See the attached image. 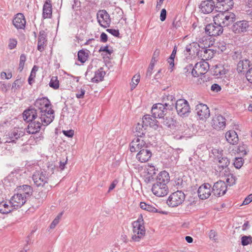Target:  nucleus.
Returning <instances> with one entry per match:
<instances>
[{"mask_svg":"<svg viewBox=\"0 0 252 252\" xmlns=\"http://www.w3.org/2000/svg\"><path fill=\"white\" fill-rule=\"evenodd\" d=\"M34 106L39 113L40 121L44 126L51 123L55 118L54 110L50 101L47 97L37 98L34 102Z\"/></svg>","mask_w":252,"mask_h":252,"instance_id":"1","label":"nucleus"},{"mask_svg":"<svg viewBox=\"0 0 252 252\" xmlns=\"http://www.w3.org/2000/svg\"><path fill=\"white\" fill-rule=\"evenodd\" d=\"M55 166L51 164L48 166L47 170L45 171H36L32 175V180L34 184L38 187H43L48 183L49 177L54 173Z\"/></svg>","mask_w":252,"mask_h":252,"instance_id":"2","label":"nucleus"},{"mask_svg":"<svg viewBox=\"0 0 252 252\" xmlns=\"http://www.w3.org/2000/svg\"><path fill=\"white\" fill-rule=\"evenodd\" d=\"M235 20V14L234 13L227 11L220 12L214 17L215 23L220 25L222 28L230 26Z\"/></svg>","mask_w":252,"mask_h":252,"instance_id":"3","label":"nucleus"},{"mask_svg":"<svg viewBox=\"0 0 252 252\" xmlns=\"http://www.w3.org/2000/svg\"><path fill=\"white\" fill-rule=\"evenodd\" d=\"M174 103H157L153 105L152 108V113L155 118H163L167 110H172L174 108Z\"/></svg>","mask_w":252,"mask_h":252,"instance_id":"4","label":"nucleus"},{"mask_svg":"<svg viewBox=\"0 0 252 252\" xmlns=\"http://www.w3.org/2000/svg\"><path fill=\"white\" fill-rule=\"evenodd\" d=\"M141 218L142 217L141 216ZM133 234L132 239L135 242H139L143 238L145 234V227L143 225V220L142 218H139L136 221L132 223Z\"/></svg>","mask_w":252,"mask_h":252,"instance_id":"5","label":"nucleus"},{"mask_svg":"<svg viewBox=\"0 0 252 252\" xmlns=\"http://www.w3.org/2000/svg\"><path fill=\"white\" fill-rule=\"evenodd\" d=\"M185 199L184 193L181 190H177L171 193L168 197L166 203L171 207H176L181 205Z\"/></svg>","mask_w":252,"mask_h":252,"instance_id":"6","label":"nucleus"},{"mask_svg":"<svg viewBox=\"0 0 252 252\" xmlns=\"http://www.w3.org/2000/svg\"><path fill=\"white\" fill-rule=\"evenodd\" d=\"M175 108L178 114L182 117L188 116L190 112L189 103L184 99H179L176 100Z\"/></svg>","mask_w":252,"mask_h":252,"instance_id":"7","label":"nucleus"},{"mask_svg":"<svg viewBox=\"0 0 252 252\" xmlns=\"http://www.w3.org/2000/svg\"><path fill=\"white\" fill-rule=\"evenodd\" d=\"M96 17L97 22L101 27L104 28L110 27L111 20L106 10H99L97 13Z\"/></svg>","mask_w":252,"mask_h":252,"instance_id":"8","label":"nucleus"},{"mask_svg":"<svg viewBox=\"0 0 252 252\" xmlns=\"http://www.w3.org/2000/svg\"><path fill=\"white\" fill-rule=\"evenodd\" d=\"M250 27L249 22L246 20H241L234 23L231 29L235 34H242L247 32Z\"/></svg>","mask_w":252,"mask_h":252,"instance_id":"9","label":"nucleus"},{"mask_svg":"<svg viewBox=\"0 0 252 252\" xmlns=\"http://www.w3.org/2000/svg\"><path fill=\"white\" fill-rule=\"evenodd\" d=\"M226 184L222 181L219 180L215 183L212 187V193L217 197H220L225 194L227 189Z\"/></svg>","mask_w":252,"mask_h":252,"instance_id":"10","label":"nucleus"},{"mask_svg":"<svg viewBox=\"0 0 252 252\" xmlns=\"http://www.w3.org/2000/svg\"><path fill=\"white\" fill-rule=\"evenodd\" d=\"M23 119L28 122L36 120H40V116L39 113L35 108H29L25 110L23 114Z\"/></svg>","mask_w":252,"mask_h":252,"instance_id":"11","label":"nucleus"},{"mask_svg":"<svg viewBox=\"0 0 252 252\" xmlns=\"http://www.w3.org/2000/svg\"><path fill=\"white\" fill-rule=\"evenodd\" d=\"M26 197L21 193L14 194L9 201V203L13 207L14 209H17L21 207L26 202Z\"/></svg>","mask_w":252,"mask_h":252,"instance_id":"12","label":"nucleus"},{"mask_svg":"<svg viewBox=\"0 0 252 252\" xmlns=\"http://www.w3.org/2000/svg\"><path fill=\"white\" fill-rule=\"evenodd\" d=\"M223 29L222 27L216 23H211L206 26L205 28L206 32L211 36H216L220 35L223 32Z\"/></svg>","mask_w":252,"mask_h":252,"instance_id":"13","label":"nucleus"},{"mask_svg":"<svg viewBox=\"0 0 252 252\" xmlns=\"http://www.w3.org/2000/svg\"><path fill=\"white\" fill-rule=\"evenodd\" d=\"M212 188L209 183H204L198 189L197 193L198 197L202 200L208 198L212 193Z\"/></svg>","mask_w":252,"mask_h":252,"instance_id":"14","label":"nucleus"},{"mask_svg":"<svg viewBox=\"0 0 252 252\" xmlns=\"http://www.w3.org/2000/svg\"><path fill=\"white\" fill-rule=\"evenodd\" d=\"M195 111L200 120H205L209 117L210 113L208 107L206 104L200 103L196 106Z\"/></svg>","mask_w":252,"mask_h":252,"instance_id":"15","label":"nucleus"},{"mask_svg":"<svg viewBox=\"0 0 252 252\" xmlns=\"http://www.w3.org/2000/svg\"><path fill=\"white\" fill-rule=\"evenodd\" d=\"M148 144L141 138L137 137L133 139L129 145L131 152H136L142 149L147 148Z\"/></svg>","mask_w":252,"mask_h":252,"instance_id":"16","label":"nucleus"},{"mask_svg":"<svg viewBox=\"0 0 252 252\" xmlns=\"http://www.w3.org/2000/svg\"><path fill=\"white\" fill-rule=\"evenodd\" d=\"M24 135V133L23 131L15 128L5 135V139H6V142H11L12 144L16 143V141Z\"/></svg>","mask_w":252,"mask_h":252,"instance_id":"17","label":"nucleus"},{"mask_svg":"<svg viewBox=\"0 0 252 252\" xmlns=\"http://www.w3.org/2000/svg\"><path fill=\"white\" fill-rule=\"evenodd\" d=\"M152 191L157 196H164L168 192V187L167 185L164 186L159 183H155L153 185Z\"/></svg>","mask_w":252,"mask_h":252,"instance_id":"18","label":"nucleus"},{"mask_svg":"<svg viewBox=\"0 0 252 252\" xmlns=\"http://www.w3.org/2000/svg\"><path fill=\"white\" fill-rule=\"evenodd\" d=\"M216 0H205L202 1L199 5L200 11L204 14L211 13L215 7V1Z\"/></svg>","mask_w":252,"mask_h":252,"instance_id":"19","label":"nucleus"},{"mask_svg":"<svg viewBox=\"0 0 252 252\" xmlns=\"http://www.w3.org/2000/svg\"><path fill=\"white\" fill-rule=\"evenodd\" d=\"M225 119L220 115H216L212 121V125L217 130L222 129L225 126Z\"/></svg>","mask_w":252,"mask_h":252,"instance_id":"20","label":"nucleus"},{"mask_svg":"<svg viewBox=\"0 0 252 252\" xmlns=\"http://www.w3.org/2000/svg\"><path fill=\"white\" fill-rule=\"evenodd\" d=\"M42 126H44L40 120L32 121L28 126L27 132L30 134H35L40 131Z\"/></svg>","mask_w":252,"mask_h":252,"instance_id":"21","label":"nucleus"},{"mask_svg":"<svg viewBox=\"0 0 252 252\" xmlns=\"http://www.w3.org/2000/svg\"><path fill=\"white\" fill-rule=\"evenodd\" d=\"M13 24L17 29H24L26 23L24 15L21 13L17 14L13 20Z\"/></svg>","mask_w":252,"mask_h":252,"instance_id":"22","label":"nucleus"},{"mask_svg":"<svg viewBox=\"0 0 252 252\" xmlns=\"http://www.w3.org/2000/svg\"><path fill=\"white\" fill-rule=\"evenodd\" d=\"M152 156V152L147 148L142 149L139 151L136 155V158L141 162L148 161Z\"/></svg>","mask_w":252,"mask_h":252,"instance_id":"23","label":"nucleus"},{"mask_svg":"<svg viewBox=\"0 0 252 252\" xmlns=\"http://www.w3.org/2000/svg\"><path fill=\"white\" fill-rule=\"evenodd\" d=\"M142 123L147 128L149 126L154 129H157L159 127L158 122L156 118L153 119L149 115H146L143 117Z\"/></svg>","mask_w":252,"mask_h":252,"instance_id":"24","label":"nucleus"},{"mask_svg":"<svg viewBox=\"0 0 252 252\" xmlns=\"http://www.w3.org/2000/svg\"><path fill=\"white\" fill-rule=\"evenodd\" d=\"M199 46V45L197 42H192L186 46L185 51L189 55L194 57L196 56L198 57L200 51Z\"/></svg>","mask_w":252,"mask_h":252,"instance_id":"25","label":"nucleus"},{"mask_svg":"<svg viewBox=\"0 0 252 252\" xmlns=\"http://www.w3.org/2000/svg\"><path fill=\"white\" fill-rule=\"evenodd\" d=\"M216 52L214 50L208 49V48L200 49L198 58H201L202 60H209L211 59L214 56Z\"/></svg>","mask_w":252,"mask_h":252,"instance_id":"26","label":"nucleus"},{"mask_svg":"<svg viewBox=\"0 0 252 252\" xmlns=\"http://www.w3.org/2000/svg\"><path fill=\"white\" fill-rule=\"evenodd\" d=\"M170 176L169 173L166 171L160 172L157 176L156 182L163 185H167L169 182Z\"/></svg>","mask_w":252,"mask_h":252,"instance_id":"27","label":"nucleus"},{"mask_svg":"<svg viewBox=\"0 0 252 252\" xmlns=\"http://www.w3.org/2000/svg\"><path fill=\"white\" fill-rule=\"evenodd\" d=\"M197 44L199 45V48L203 49L209 48L214 44V41L212 40L211 36L205 35L200 38Z\"/></svg>","mask_w":252,"mask_h":252,"instance_id":"28","label":"nucleus"},{"mask_svg":"<svg viewBox=\"0 0 252 252\" xmlns=\"http://www.w3.org/2000/svg\"><path fill=\"white\" fill-rule=\"evenodd\" d=\"M46 37L47 35L44 31L41 30L39 32L37 44V50L41 52L44 50V44L47 41Z\"/></svg>","mask_w":252,"mask_h":252,"instance_id":"29","label":"nucleus"},{"mask_svg":"<svg viewBox=\"0 0 252 252\" xmlns=\"http://www.w3.org/2000/svg\"><path fill=\"white\" fill-rule=\"evenodd\" d=\"M227 141L231 144L235 145L239 140L238 136L234 130L228 131L225 134Z\"/></svg>","mask_w":252,"mask_h":252,"instance_id":"30","label":"nucleus"},{"mask_svg":"<svg viewBox=\"0 0 252 252\" xmlns=\"http://www.w3.org/2000/svg\"><path fill=\"white\" fill-rule=\"evenodd\" d=\"M195 68L197 69V73L201 75L204 74L209 69V64L205 61H202L196 63L195 64Z\"/></svg>","mask_w":252,"mask_h":252,"instance_id":"31","label":"nucleus"},{"mask_svg":"<svg viewBox=\"0 0 252 252\" xmlns=\"http://www.w3.org/2000/svg\"><path fill=\"white\" fill-rule=\"evenodd\" d=\"M217 159L219 162L218 167L220 172L224 168H226L229 164V160L225 157L218 155L217 157Z\"/></svg>","mask_w":252,"mask_h":252,"instance_id":"32","label":"nucleus"},{"mask_svg":"<svg viewBox=\"0 0 252 252\" xmlns=\"http://www.w3.org/2000/svg\"><path fill=\"white\" fill-rule=\"evenodd\" d=\"M52 10L51 4L46 1L43 7V17L44 19L50 18L52 16Z\"/></svg>","mask_w":252,"mask_h":252,"instance_id":"33","label":"nucleus"},{"mask_svg":"<svg viewBox=\"0 0 252 252\" xmlns=\"http://www.w3.org/2000/svg\"><path fill=\"white\" fill-rule=\"evenodd\" d=\"M147 127L142 122L141 124L138 123L135 128V132L137 137L142 138V137L146 133Z\"/></svg>","mask_w":252,"mask_h":252,"instance_id":"34","label":"nucleus"},{"mask_svg":"<svg viewBox=\"0 0 252 252\" xmlns=\"http://www.w3.org/2000/svg\"><path fill=\"white\" fill-rule=\"evenodd\" d=\"M140 207L142 209L146 210L150 212L164 214L162 211H158V210L154 206L147 204L144 202H140Z\"/></svg>","mask_w":252,"mask_h":252,"instance_id":"35","label":"nucleus"},{"mask_svg":"<svg viewBox=\"0 0 252 252\" xmlns=\"http://www.w3.org/2000/svg\"><path fill=\"white\" fill-rule=\"evenodd\" d=\"M105 74V72L103 71V68L100 67L95 72L94 76L92 78V81L94 83H98L101 81Z\"/></svg>","mask_w":252,"mask_h":252,"instance_id":"36","label":"nucleus"},{"mask_svg":"<svg viewBox=\"0 0 252 252\" xmlns=\"http://www.w3.org/2000/svg\"><path fill=\"white\" fill-rule=\"evenodd\" d=\"M20 188H21L20 193L24 194V196L26 197V199L32 195L33 190L31 186L24 185L22 186H20Z\"/></svg>","mask_w":252,"mask_h":252,"instance_id":"37","label":"nucleus"},{"mask_svg":"<svg viewBox=\"0 0 252 252\" xmlns=\"http://www.w3.org/2000/svg\"><path fill=\"white\" fill-rule=\"evenodd\" d=\"M250 61L246 59L239 61L237 64V70L238 72L244 71L245 69H247L250 67Z\"/></svg>","mask_w":252,"mask_h":252,"instance_id":"38","label":"nucleus"},{"mask_svg":"<svg viewBox=\"0 0 252 252\" xmlns=\"http://www.w3.org/2000/svg\"><path fill=\"white\" fill-rule=\"evenodd\" d=\"M218 3H220V5L223 7V9L227 10L231 9L234 5L233 0H216Z\"/></svg>","mask_w":252,"mask_h":252,"instance_id":"39","label":"nucleus"},{"mask_svg":"<svg viewBox=\"0 0 252 252\" xmlns=\"http://www.w3.org/2000/svg\"><path fill=\"white\" fill-rule=\"evenodd\" d=\"M176 123V120L172 117H166L165 118H163L162 122V124L164 126L171 129H172L175 127Z\"/></svg>","mask_w":252,"mask_h":252,"instance_id":"40","label":"nucleus"},{"mask_svg":"<svg viewBox=\"0 0 252 252\" xmlns=\"http://www.w3.org/2000/svg\"><path fill=\"white\" fill-rule=\"evenodd\" d=\"M13 209V207L11 205L9 206L6 203L4 202L0 203V213L2 214H8Z\"/></svg>","mask_w":252,"mask_h":252,"instance_id":"41","label":"nucleus"},{"mask_svg":"<svg viewBox=\"0 0 252 252\" xmlns=\"http://www.w3.org/2000/svg\"><path fill=\"white\" fill-rule=\"evenodd\" d=\"M88 54L84 50H80L78 52V59L82 63H84L87 60Z\"/></svg>","mask_w":252,"mask_h":252,"instance_id":"42","label":"nucleus"},{"mask_svg":"<svg viewBox=\"0 0 252 252\" xmlns=\"http://www.w3.org/2000/svg\"><path fill=\"white\" fill-rule=\"evenodd\" d=\"M49 86L54 89H58L59 88V81L57 76H53L49 82Z\"/></svg>","mask_w":252,"mask_h":252,"instance_id":"43","label":"nucleus"},{"mask_svg":"<svg viewBox=\"0 0 252 252\" xmlns=\"http://www.w3.org/2000/svg\"><path fill=\"white\" fill-rule=\"evenodd\" d=\"M27 57L26 56L23 54H21L20 57V61H19V67H18V70L20 72L22 71L24 68V64L25 63V62L26 61Z\"/></svg>","mask_w":252,"mask_h":252,"instance_id":"44","label":"nucleus"},{"mask_svg":"<svg viewBox=\"0 0 252 252\" xmlns=\"http://www.w3.org/2000/svg\"><path fill=\"white\" fill-rule=\"evenodd\" d=\"M252 243V237L249 236H244L241 238V244L243 246H247Z\"/></svg>","mask_w":252,"mask_h":252,"instance_id":"45","label":"nucleus"},{"mask_svg":"<svg viewBox=\"0 0 252 252\" xmlns=\"http://www.w3.org/2000/svg\"><path fill=\"white\" fill-rule=\"evenodd\" d=\"M140 81V75H134L131 80V82L130 83L131 86V90H133L135 88L136 86L138 85Z\"/></svg>","mask_w":252,"mask_h":252,"instance_id":"46","label":"nucleus"},{"mask_svg":"<svg viewBox=\"0 0 252 252\" xmlns=\"http://www.w3.org/2000/svg\"><path fill=\"white\" fill-rule=\"evenodd\" d=\"M237 178L233 174H230L227 176L226 182L229 186L235 184Z\"/></svg>","mask_w":252,"mask_h":252,"instance_id":"47","label":"nucleus"},{"mask_svg":"<svg viewBox=\"0 0 252 252\" xmlns=\"http://www.w3.org/2000/svg\"><path fill=\"white\" fill-rule=\"evenodd\" d=\"M243 163L244 161L242 158H235L233 164L236 168L239 169L243 165Z\"/></svg>","mask_w":252,"mask_h":252,"instance_id":"48","label":"nucleus"},{"mask_svg":"<svg viewBox=\"0 0 252 252\" xmlns=\"http://www.w3.org/2000/svg\"><path fill=\"white\" fill-rule=\"evenodd\" d=\"M238 152L241 154L243 156H245L247 154V145L244 144L240 145L237 149Z\"/></svg>","mask_w":252,"mask_h":252,"instance_id":"49","label":"nucleus"},{"mask_svg":"<svg viewBox=\"0 0 252 252\" xmlns=\"http://www.w3.org/2000/svg\"><path fill=\"white\" fill-rule=\"evenodd\" d=\"M11 143V142H6V140L2 142H0V148L1 149H4L5 150L10 151L11 149V147L10 145L9 144Z\"/></svg>","mask_w":252,"mask_h":252,"instance_id":"50","label":"nucleus"},{"mask_svg":"<svg viewBox=\"0 0 252 252\" xmlns=\"http://www.w3.org/2000/svg\"><path fill=\"white\" fill-rule=\"evenodd\" d=\"M17 44V41L16 39L14 38L10 39L8 43L9 49L10 50L14 49L16 47Z\"/></svg>","mask_w":252,"mask_h":252,"instance_id":"51","label":"nucleus"},{"mask_svg":"<svg viewBox=\"0 0 252 252\" xmlns=\"http://www.w3.org/2000/svg\"><path fill=\"white\" fill-rule=\"evenodd\" d=\"M22 84L23 82L20 78L17 79L12 84V88H15L16 89L20 88L22 86Z\"/></svg>","mask_w":252,"mask_h":252,"instance_id":"52","label":"nucleus"},{"mask_svg":"<svg viewBox=\"0 0 252 252\" xmlns=\"http://www.w3.org/2000/svg\"><path fill=\"white\" fill-rule=\"evenodd\" d=\"M106 32L111 33L112 35L115 37H119L120 32L118 30H115L113 29H107Z\"/></svg>","mask_w":252,"mask_h":252,"instance_id":"53","label":"nucleus"},{"mask_svg":"<svg viewBox=\"0 0 252 252\" xmlns=\"http://www.w3.org/2000/svg\"><path fill=\"white\" fill-rule=\"evenodd\" d=\"M154 66H155V64H153V63H150V64L149 66V67H148L147 72H146V77L150 78V77L152 74V71L153 70Z\"/></svg>","mask_w":252,"mask_h":252,"instance_id":"54","label":"nucleus"},{"mask_svg":"<svg viewBox=\"0 0 252 252\" xmlns=\"http://www.w3.org/2000/svg\"><path fill=\"white\" fill-rule=\"evenodd\" d=\"M99 52H105L107 53H108L109 55H111L113 53L112 50H110L108 49V46H101L98 51Z\"/></svg>","mask_w":252,"mask_h":252,"instance_id":"55","label":"nucleus"},{"mask_svg":"<svg viewBox=\"0 0 252 252\" xmlns=\"http://www.w3.org/2000/svg\"><path fill=\"white\" fill-rule=\"evenodd\" d=\"M85 90L83 89H81L78 90L77 93L76 94V97L77 98H83L85 94Z\"/></svg>","mask_w":252,"mask_h":252,"instance_id":"56","label":"nucleus"},{"mask_svg":"<svg viewBox=\"0 0 252 252\" xmlns=\"http://www.w3.org/2000/svg\"><path fill=\"white\" fill-rule=\"evenodd\" d=\"M221 89V87L218 84H214L211 87V91L216 93L220 91Z\"/></svg>","mask_w":252,"mask_h":252,"instance_id":"57","label":"nucleus"},{"mask_svg":"<svg viewBox=\"0 0 252 252\" xmlns=\"http://www.w3.org/2000/svg\"><path fill=\"white\" fill-rule=\"evenodd\" d=\"M246 77L248 81L249 82L252 83V67L250 68L247 72Z\"/></svg>","mask_w":252,"mask_h":252,"instance_id":"58","label":"nucleus"},{"mask_svg":"<svg viewBox=\"0 0 252 252\" xmlns=\"http://www.w3.org/2000/svg\"><path fill=\"white\" fill-rule=\"evenodd\" d=\"M159 53V51L158 50H156L154 53L153 56L152 57V60L151 62V63H153V64H155V63L157 62L158 57V56Z\"/></svg>","mask_w":252,"mask_h":252,"instance_id":"59","label":"nucleus"},{"mask_svg":"<svg viewBox=\"0 0 252 252\" xmlns=\"http://www.w3.org/2000/svg\"><path fill=\"white\" fill-rule=\"evenodd\" d=\"M193 65L192 64H189L184 68V71L187 76H188L190 71H191Z\"/></svg>","mask_w":252,"mask_h":252,"instance_id":"60","label":"nucleus"},{"mask_svg":"<svg viewBox=\"0 0 252 252\" xmlns=\"http://www.w3.org/2000/svg\"><path fill=\"white\" fill-rule=\"evenodd\" d=\"M166 18V10L165 9L163 8L161 10L160 14V19L163 22L165 21Z\"/></svg>","mask_w":252,"mask_h":252,"instance_id":"61","label":"nucleus"},{"mask_svg":"<svg viewBox=\"0 0 252 252\" xmlns=\"http://www.w3.org/2000/svg\"><path fill=\"white\" fill-rule=\"evenodd\" d=\"M252 201V194H249L246 197L243 202V205H248Z\"/></svg>","mask_w":252,"mask_h":252,"instance_id":"62","label":"nucleus"},{"mask_svg":"<svg viewBox=\"0 0 252 252\" xmlns=\"http://www.w3.org/2000/svg\"><path fill=\"white\" fill-rule=\"evenodd\" d=\"M217 235V233L216 231L214 230H211L209 233V236L210 239H212L214 241H216L217 240V238H216V236Z\"/></svg>","mask_w":252,"mask_h":252,"instance_id":"63","label":"nucleus"},{"mask_svg":"<svg viewBox=\"0 0 252 252\" xmlns=\"http://www.w3.org/2000/svg\"><path fill=\"white\" fill-rule=\"evenodd\" d=\"M33 72H31L30 76L28 78V83L30 85H32L34 82V79L35 77V74L33 73Z\"/></svg>","mask_w":252,"mask_h":252,"instance_id":"64","label":"nucleus"}]
</instances>
